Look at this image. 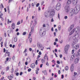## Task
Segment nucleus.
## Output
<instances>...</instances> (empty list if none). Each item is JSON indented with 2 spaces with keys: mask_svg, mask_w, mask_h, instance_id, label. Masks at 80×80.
Listing matches in <instances>:
<instances>
[{
  "mask_svg": "<svg viewBox=\"0 0 80 80\" xmlns=\"http://www.w3.org/2000/svg\"><path fill=\"white\" fill-rule=\"evenodd\" d=\"M77 42L78 41L77 40H73L72 41V42L71 45L72 46V48H74V49H76V50H77L78 48H79V45L78 44H77L75 46L74 45L77 43Z\"/></svg>",
  "mask_w": 80,
  "mask_h": 80,
  "instance_id": "nucleus-1",
  "label": "nucleus"
},
{
  "mask_svg": "<svg viewBox=\"0 0 80 80\" xmlns=\"http://www.w3.org/2000/svg\"><path fill=\"white\" fill-rule=\"evenodd\" d=\"M79 10L77 9H75V8L74 9L72 8L71 9L70 12V13L69 14L70 17H72L73 15V14H77L79 12Z\"/></svg>",
  "mask_w": 80,
  "mask_h": 80,
  "instance_id": "nucleus-2",
  "label": "nucleus"
},
{
  "mask_svg": "<svg viewBox=\"0 0 80 80\" xmlns=\"http://www.w3.org/2000/svg\"><path fill=\"white\" fill-rule=\"evenodd\" d=\"M67 5L65 7V11L66 13H68L69 12L70 6L68 5H70L71 3V0H68L67 2Z\"/></svg>",
  "mask_w": 80,
  "mask_h": 80,
  "instance_id": "nucleus-3",
  "label": "nucleus"
},
{
  "mask_svg": "<svg viewBox=\"0 0 80 80\" xmlns=\"http://www.w3.org/2000/svg\"><path fill=\"white\" fill-rule=\"evenodd\" d=\"M45 31H43V30L42 29H40L39 30V35H40L41 37H43L44 35H45Z\"/></svg>",
  "mask_w": 80,
  "mask_h": 80,
  "instance_id": "nucleus-4",
  "label": "nucleus"
},
{
  "mask_svg": "<svg viewBox=\"0 0 80 80\" xmlns=\"http://www.w3.org/2000/svg\"><path fill=\"white\" fill-rule=\"evenodd\" d=\"M55 10L53 9H52L51 11L50 15L49 16L50 18H52V17H53L55 15Z\"/></svg>",
  "mask_w": 80,
  "mask_h": 80,
  "instance_id": "nucleus-5",
  "label": "nucleus"
},
{
  "mask_svg": "<svg viewBox=\"0 0 80 80\" xmlns=\"http://www.w3.org/2000/svg\"><path fill=\"white\" fill-rule=\"evenodd\" d=\"M70 48V45L68 44L64 48L65 53L66 54L68 53V50Z\"/></svg>",
  "mask_w": 80,
  "mask_h": 80,
  "instance_id": "nucleus-6",
  "label": "nucleus"
},
{
  "mask_svg": "<svg viewBox=\"0 0 80 80\" xmlns=\"http://www.w3.org/2000/svg\"><path fill=\"white\" fill-rule=\"evenodd\" d=\"M61 6V4L60 3H58L57 4L56 6V9L57 10H59L60 9V7Z\"/></svg>",
  "mask_w": 80,
  "mask_h": 80,
  "instance_id": "nucleus-7",
  "label": "nucleus"
},
{
  "mask_svg": "<svg viewBox=\"0 0 80 80\" xmlns=\"http://www.w3.org/2000/svg\"><path fill=\"white\" fill-rule=\"evenodd\" d=\"M37 46L38 48H44V47H43V46H42V44L40 43V42L38 43L37 44Z\"/></svg>",
  "mask_w": 80,
  "mask_h": 80,
  "instance_id": "nucleus-8",
  "label": "nucleus"
},
{
  "mask_svg": "<svg viewBox=\"0 0 80 80\" xmlns=\"http://www.w3.org/2000/svg\"><path fill=\"white\" fill-rule=\"evenodd\" d=\"M74 27V24H72L71 25V27L68 29V32H71V31L73 28Z\"/></svg>",
  "mask_w": 80,
  "mask_h": 80,
  "instance_id": "nucleus-9",
  "label": "nucleus"
},
{
  "mask_svg": "<svg viewBox=\"0 0 80 80\" xmlns=\"http://www.w3.org/2000/svg\"><path fill=\"white\" fill-rule=\"evenodd\" d=\"M75 8L76 10L77 9L80 11V5L78 4L76 6V8Z\"/></svg>",
  "mask_w": 80,
  "mask_h": 80,
  "instance_id": "nucleus-10",
  "label": "nucleus"
},
{
  "mask_svg": "<svg viewBox=\"0 0 80 80\" xmlns=\"http://www.w3.org/2000/svg\"><path fill=\"white\" fill-rule=\"evenodd\" d=\"M72 4L74 5H77V4L78 1L77 0H72Z\"/></svg>",
  "mask_w": 80,
  "mask_h": 80,
  "instance_id": "nucleus-11",
  "label": "nucleus"
},
{
  "mask_svg": "<svg viewBox=\"0 0 80 80\" xmlns=\"http://www.w3.org/2000/svg\"><path fill=\"white\" fill-rule=\"evenodd\" d=\"M79 58H77L74 60V63L76 64L78 63V61H79Z\"/></svg>",
  "mask_w": 80,
  "mask_h": 80,
  "instance_id": "nucleus-12",
  "label": "nucleus"
},
{
  "mask_svg": "<svg viewBox=\"0 0 80 80\" xmlns=\"http://www.w3.org/2000/svg\"><path fill=\"white\" fill-rule=\"evenodd\" d=\"M74 64H72L71 66L70 69L71 72H73L74 70V66H73Z\"/></svg>",
  "mask_w": 80,
  "mask_h": 80,
  "instance_id": "nucleus-13",
  "label": "nucleus"
},
{
  "mask_svg": "<svg viewBox=\"0 0 80 80\" xmlns=\"http://www.w3.org/2000/svg\"><path fill=\"white\" fill-rule=\"evenodd\" d=\"M49 14L48 13V12H45L44 13V16L46 18H48L49 17Z\"/></svg>",
  "mask_w": 80,
  "mask_h": 80,
  "instance_id": "nucleus-14",
  "label": "nucleus"
},
{
  "mask_svg": "<svg viewBox=\"0 0 80 80\" xmlns=\"http://www.w3.org/2000/svg\"><path fill=\"white\" fill-rule=\"evenodd\" d=\"M80 30V28L78 27H77L75 29V32H76L77 33V32H79V31Z\"/></svg>",
  "mask_w": 80,
  "mask_h": 80,
  "instance_id": "nucleus-15",
  "label": "nucleus"
},
{
  "mask_svg": "<svg viewBox=\"0 0 80 80\" xmlns=\"http://www.w3.org/2000/svg\"><path fill=\"white\" fill-rule=\"evenodd\" d=\"M78 56H80V49L78 51L77 53V57H78Z\"/></svg>",
  "mask_w": 80,
  "mask_h": 80,
  "instance_id": "nucleus-16",
  "label": "nucleus"
},
{
  "mask_svg": "<svg viewBox=\"0 0 80 80\" xmlns=\"http://www.w3.org/2000/svg\"><path fill=\"white\" fill-rule=\"evenodd\" d=\"M31 67L32 68H34L35 67V63H32L31 64Z\"/></svg>",
  "mask_w": 80,
  "mask_h": 80,
  "instance_id": "nucleus-17",
  "label": "nucleus"
},
{
  "mask_svg": "<svg viewBox=\"0 0 80 80\" xmlns=\"http://www.w3.org/2000/svg\"><path fill=\"white\" fill-rule=\"evenodd\" d=\"M12 29H14L15 28V25L14 23H12Z\"/></svg>",
  "mask_w": 80,
  "mask_h": 80,
  "instance_id": "nucleus-18",
  "label": "nucleus"
},
{
  "mask_svg": "<svg viewBox=\"0 0 80 80\" xmlns=\"http://www.w3.org/2000/svg\"><path fill=\"white\" fill-rule=\"evenodd\" d=\"M75 56H73L72 55L71 57V60L73 61V60H74L75 58Z\"/></svg>",
  "mask_w": 80,
  "mask_h": 80,
  "instance_id": "nucleus-19",
  "label": "nucleus"
},
{
  "mask_svg": "<svg viewBox=\"0 0 80 80\" xmlns=\"http://www.w3.org/2000/svg\"><path fill=\"white\" fill-rule=\"evenodd\" d=\"M74 31H75V28L73 29V30L71 32H70L69 33V35H72V34L73 33V32H74Z\"/></svg>",
  "mask_w": 80,
  "mask_h": 80,
  "instance_id": "nucleus-20",
  "label": "nucleus"
},
{
  "mask_svg": "<svg viewBox=\"0 0 80 80\" xmlns=\"http://www.w3.org/2000/svg\"><path fill=\"white\" fill-rule=\"evenodd\" d=\"M34 32V28L33 27H32L31 28V32L32 33H33V32Z\"/></svg>",
  "mask_w": 80,
  "mask_h": 80,
  "instance_id": "nucleus-21",
  "label": "nucleus"
},
{
  "mask_svg": "<svg viewBox=\"0 0 80 80\" xmlns=\"http://www.w3.org/2000/svg\"><path fill=\"white\" fill-rule=\"evenodd\" d=\"M79 36V35L78 34L75 35V39H77V38H78Z\"/></svg>",
  "mask_w": 80,
  "mask_h": 80,
  "instance_id": "nucleus-22",
  "label": "nucleus"
},
{
  "mask_svg": "<svg viewBox=\"0 0 80 80\" xmlns=\"http://www.w3.org/2000/svg\"><path fill=\"white\" fill-rule=\"evenodd\" d=\"M41 62H42V63H45V61L43 59H41Z\"/></svg>",
  "mask_w": 80,
  "mask_h": 80,
  "instance_id": "nucleus-23",
  "label": "nucleus"
},
{
  "mask_svg": "<svg viewBox=\"0 0 80 80\" xmlns=\"http://www.w3.org/2000/svg\"><path fill=\"white\" fill-rule=\"evenodd\" d=\"M27 34V32H24L23 33H22V35H25Z\"/></svg>",
  "mask_w": 80,
  "mask_h": 80,
  "instance_id": "nucleus-24",
  "label": "nucleus"
},
{
  "mask_svg": "<svg viewBox=\"0 0 80 80\" xmlns=\"http://www.w3.org/2000/svg\"><path fill=\"white\" fill-rule=\"evenodd\" d=\"M44 74L45 75H47V71H44Z\"/></svg>",
  "mask_w": 80,
  "mask_h": 80,
  "instance_id": "nucleus-25",
  "label": "nucleus"
},
{
  "mask_svg": "<svg viewBox=\"0 0 80 80\" xmlns=\"http://www.w3.org/2000/svg\"><path fill=\"white\" fill-rule=\"evenodd\" d=\"M65 69L66 70H68V66H66L65 68Z\"/></svg>",
  "mask_w": 80,
  "mask_h": 80,
  "instance_id": "nucleus-26",
  "label": "nucleus"
},
{
  "mask_svg": "<svg viewBox=\"0 0 80 80\" xmlns=\"http://www.w3.org/2000/svg\"><path fill=\"white\" fill-rule=\"evenodd\" d=\"M58 29L59 30H60L61 29V26L60 25H59L58 27Z\"/></svg>",
  "mask_w": 80,
  "mask_h": 80,
  "instance_id": "nucleus-27",
  "label": "nucleus"
},
{
  "mask_svg": "<svg viewBox=\"0 0 80 80\" xmlns=\"http://www.w3.org/2000/svg\"><path fill=\"white\" fill-rule=\"evenodd\" d=\"M7 9H8V13L10 12V9H9V7H8V6L7 7Z\"/></svg>",
  "mask_w": 80,
  "mask_h": 80,
  "instance_id": "nucleus-28",
  "label": "nucleus"
},
{
  "mask_svg": "<svg viewBox=\"0 0 80 80\" xmlns=\"http://www.w3.org/2000/svg\"><path fill=\"white\" fill-rule=\"evenodd\" d=\"M4 45L5 47H7V41H5L4 43Z\"/></svg>",
  "mask_w": 80,
  "mask_h": 80,
  "instance_id": "nucleus-29",
  "label": "nucleus"
},
{
  "mask_svg": "<svg viewBox=\"0 0 80 80\" xmlns=\"http://www.w3.org/2000/svg\"><path fill=\"white\" fill-rule=\"evenodd\" d=\"M36 24H37V23H36L33 24L32 25L33 27H33L34 28V27H35V25H36Z\"/></svg>",
  "mask_w": 80,
  "mask_h": 80,
  "instance_id": "nucleus-30",
  "label": "nucleus"
},
{
  "mask_svg": "<svg viewBox=\"0 0 80 80\" xmlns=\"http://www.w3.org/2000/svg\"><path fill=\"white\" fill-rule=\"evenodd\" d=\"M9 68H10V67H8V66L6 68V71H8V70H9Z\"/></svg>",
  "mask_w": 80,
  "mask_h": 80,
  "instance_id": "nucleus-31",
  "label": "nucleus"
},
{
  "mask_svg": "<svg viewBox=\"0 0 80 80\" xmlns=\"http://www.w3.org/2000/svg\"><path fill=\"white\" fill-rule=\"evenodd\" d=\"M59 42L60 43H62L63 42V40H59Z\"/></svg>",
  "mask_w": 80,
  "mask_h": 80,
  "instance_id": "nucleus-32",
  "label": "nucleus"
},
{
  "mask_svg": "<svg viewBox=\"0 0 80 80\" xmlns=\"http://www.w3.org/2000/svg\"><path fill=\"white\" fill-rule=\"evenodd\" d=\"M35 64L36 65H38V61L37 60L36 61Z\"/></svg>",
  "mask_w": 80,
  "mask_h": 80,
  "instance_id": "nucleus-33",
  "label": "nucleus"
},
{
  "mask_svg": "<svg viewBox=\"0 0 80 80\" xmlns=\"http://www.w3.org/2000/svg\"><path fill=\"white\" fill-rule=\"evenodd\" d=\"M39 5H40V4L39 3H38L36 5L37 7H38Z\"/></svg>",
  "mask_w": 80,
  "mask_h": 80,
  "instance_id": "nucleus-34",
  "label": "nucleus"
},
{
  "mask_svg": "<svg viewBox=\"0 0 80 80\" xmlns=\"http://www.w3.org/2000/svg\"><path fill=\"white\" fill-rule=\"evenodd\" d=\"M75 51V50H74V49H73L72 50V54H73V53H74V52Z\"/></svg>",
  "mask_w": 80,
  "mask_h": 80,
  "instance_id": "nucleus-35",
  "label": "nucleus"
},
{
  "mask_svg": "<svg viewBox=\"0 0 80 80\" xmlns=\"http://www.w3.org/2000/svg\"><path fill=\"white\" fill-rule=\"evenodd\" d=\"M58 17L59 19H60V13H58Z\"/></svg>",
  "mask_w": 80,
  "mask_h": 80,
  "instance_id": "nucleus-36",
  "label": "nucleus"
},
{
  "mask_svg": "<svg viewBox=\"0 0 80 80\" xmlns=\"http://www.w3.org/2000/svg\"><path fill=\"white\" fill-rule=\"evenodd\" d=\"M23 74V72H20L19 75H20L22 76V74Z\"/></svg>",
  "mask_w": 80,
  "mask_h": 80,
  "instance_id": "nucleus-37",
  "label": "nucleus"
},
{
  "mask_svg": "<svg viewBox=\"0 0 80 80\" xmlns=\"http://www.w3.org/2000/svg\"><path fill=\"white\" fill-rule=\"evenodd\" d=\"M21 45H22V43H20L18 44V47H20V46H21Z\"/></svg>",
  "mask_w": 80,
  "mask_h": 80,
  "instance_id": "nucleus-38",
  "label": "nucleus"
},
{
  "mask_svg": "<svg viewBox=\"0 0 80 80\" xmlns=\"http://www.w3.org/2000/svg\"><path fill=\"white\" fill-rule=\"evenodd\" d=\"M42 27H46V26H45V24H43V25H42Z\"/></svg>",
  "mask_w": 80,
  "mask_h": 80,
  "instance_id": "nucleus-39",
  "label": "nucleus"
},
{
  "mask_svg": "<svg viewBox=\"0 0 80 80\" xmlns=\"http://www.w3.org/2000/svg\"><path fill=\"white\" fill-rule=\"evenodd\" d=\"M12 0H9L8 1V3H10L11 2H12Z\"/></svg>",
  "mask_w": 80,
  "mask_h": 80,
  "instance_id": "nucleus-40",
  "label": "nucleus"
},
{
  "mask_svg": "<svg viewBox=\"0 0 80 80\" xmlns=\"http://www.w3.org/2000/svg\"><path fill=\"white\" fill-rule=\"evenodd\" d=\"M16 76H18V75H19V73L18 72H17L16 73Z\"/></svg>",
  "mask_w": 80,
  "mask_h": 80,
  "instance_id": "nucleus-41",
  "label": "nucleus"
},
{
  "mask_svg": "<svg viewBox=\"0 0 80 80\" xmlns=\"http://www.w3.org/2000/svg\"><path fill=\"white\" fill-rule=\"evenodd\" d=\"M7 53H8V57H9V56H10V52H8Z\"/></svg>",
  "mask_w": 80,
  "mask_h": 80,
  "instance_id": "nucleus-42",
  "label": "nucleus"
},
{
  "mask_svg": "<svg viewBox=\"0 0 80 80\" xmlns=\"http://www.w3.org/2000/svg\"><path fill=\"white\" fill-rule=\"evenodd\" d=\"M31 69L30 68H29L28 69V72H30V71H31Z\"/></svg>",
  "mask_w": 80,
  "mask_h": 80,
  "instance_id": "nucleus-43",
  "label": "nucleus"
},
{
  "mask_svg": "<svg viewBox=\"0 0 80 80\" xmlns=\"http://www.w3.org/2000/svg\"><path fill=\"white\" fill-rule=\"evenodd\" d=\"M46 65L47 66H48L49 65V64H48V62H47L46 63Z\"/></svg>",
  "mask_w": 80,
  "mask_h": 80,
  "instance_id": "nucleus-44",
  "label": "nucleus"
},
{
  "mask_svg": "<svg viewBox=\"0 0 80 80\" xmlns=\"http://www.w3.org/2000/svg\"><path fill=\"white\" fill-rule=\"evenodd\" d=\"M14 40H17V38L16 37L14 38Z\"/></svg>",
  "mask_w": 80,
  "mask_h": 80,
  "instance_id": "nucleus-45",
  "label": "nucleus"
},
{
  "mask_svg": "<svg viewBox=\"0 0 80 80\" xmlns=\"http://www.w3.org/2000/svg\"><path fill=\"white\" fill-rule=\"evenodd\" d=\"M68 18V17H67V16H65L64 17V18L65 19H67V18Z\"/></svg>",
  "mask_w": 80,
  "mask_h": 80,
  "instance_id": "nucleus-46",
  "label": "nucleus"
},
{
  "mask_svg": "<svg viewBox=\"0 0 80 80\" xmlns=\"http://www.w3.org/2000/svg\"><path fill=\"white\" fill-rule=\"evenodd\" d=\"M64 75H62V77H61V78L62 79H63V78H64Z\"/></svg>",
  "mask_w": 80,
  "mask_h": 80,
  "instance_id": "nucleus-47",
  "label": "nucleus"
},
{
  "mask_svg": "<svg viewBox=\"0 0 80 80\" xmlns=\"http://www.w3.org/2000/svg\"><path fill=\"white\" fill-rule=\"evenodd\" d=\"M51 21L52 22H54V20H53V18H52Z\"/></svg>",
  "mask_w": 80,
  "mask_h": 80,
  "instance_id": "nucleus-48",
  "label": "nucleus"
},
{
  "mask_svg": "<svg viewBox=\"0 0 80 80\" xmlns=\"http://www.w3.org/2000/svg\"><path fill=\"white\" fill-rule=\"evenodd\" d=\"M56 67H57V68H59V65H58V64H57Z\"/></svg>",
  "mask_w": 80,
  "mask_h": 80,
  "instance_id": "nucleus-49",
  "label": "nucleus"
},
{
  "mask_svg": "<svg viewBox=\"0 0 80 80\" xmlns=\"http://www.w3.org/2000/svg\"><path fill=\"white\" fill-rule=\"evenodd\" d=\"M57 63H58V64H60V61H57Z\"/></svg>",
  "mask_w": 80,
  "mask_h": 80,
  "instance_id": "nucleus-50",
  "label": "nucleus"
},
{
  "mask_svg": "<svg viewBox=\"0 0 80 80\" xmlns=\"http://www.w3.org/2000/svg\"><path fill=\"white\" fill-rule=\"evenodd\" d=\"M12 58V60H15V56H13Z\"/></svg>",
  "mask_w": 80,
  "mask_h": 80,
  "instance_id": "nucleus-51",
  "label": "nucleus"
},
{
  "mask_svg": "<svg viewBox=\"0 0 80 80\" xmlns=\"http://www.w3.org/2000/svg\"><path fill=\"white\" fill-rule=\"evenodd\" d=\"M51 31L52 32H53V27H52L51 28Z\"/></svg>",
  "mask_w": 80,
  "mask_h": 80,
  "instance_id": "nucleus-52",
  "label": "nucleus"
},
{
  "mask_svg": "<svg viewBox=\"0 0 80 80\" xmlns=\"http://www.w3.org/2000/svg\"><path fill=\"white\" fill-rule=\"evenodd\" d=\"M46 57L47 58V57H48V56H45L44 57V59H45V58H46Z\"/></svg>",
  "mask_w": 80,
  "mask_h": 80,
  "instance_id": "nucleus-53",
  "label": "nucleus"
},
{
  "mask_svg": "<svg viewBox=\"0 0 80 80\" xmlns=\"http://www.w3.org/2000/svg\"><path fill=\"white\" fill-rule=\"evenodd\" d=\"M38 54H39V55H42V52H41L40 51L39 52Z\"/></svg>",
  "mask_w": 80,
  "mask_h": 80,
  "instance_id": "nucleus-54",
  "label": "nucleus"
},
{
  "mask_svg": "<svg viewBox=\"0 0 80 80\" xmlns=\"http://www.w3.org/2000/svg\"><path fill=\"white\" fill-rule=\"evenodd\" d=\"M43 64H42L40 65V68H42V66H43Z\"/></svg>",
  "mask_w": 80,
  "mask_h": 80,
  "instance_id": "nucleus-55",
  "label": "nucleus"
},
{
  "mask_svg": "<svg viewBox=\"0 0 80 80\" xmlns=\"http://www.w3.org/2000/svg\"><path fill=\"white\" fill-rule=\"evenodd\" d=\"M19 24H20V22H17V25H19Z\"/></svg>",
  "mask_w": 80,
  "mask_h": 80,
  "instance_id": "nucleus-56",
  "label": "nucleus"
},
{
  "mask_svg": "<svg viewBox=\"0 0 80 80\" xmlns=\"http://www.w3.org/2000/svg\"><path fill=\"white\" fill-rule=\"evenodd\" d=\"M74 75H77V73L75 72L74 73Z\"/></svg>",
  "mask_w": 80,
  "mask_h": 80,
  "instance_id": "nucleus-57",
  "label": "nucleus"
},
{
  "mask_svg": "<svg viewBox=\"0 0 80 80\" xmlns=\"http://www.w3.org/2000/svg\"><path fill=\"white\" fill-rule=\"evenodd\" d=\"M73 56H74L75 57V56H77V54H76V53H75L73 55Z\"/></svg>",
  "mask_w": 80,
  "mask_h": 80,
  "instance_id": "nucleus-58",
  "label": "nucleus"
},
{
  "mask_svg": "<svg viewBox=\"0 0 80 80\" xmlns=\"http://www.w3.org/2000/svg\"><path fill=\"white\" fill-rule=\"evenodd\" d=\"M36 74H38V70H36Z\"/></svg>",
  "mask_w": 80,
  "mask_h": 80,
  "instance_id": "nucleus-59",
  "label": "nucleus"
},
{
  "mask_svg": "<svg viewBox=\"0 0 80 80\" xmlns=\"http://www.w3.org/2000/svg\"><path fill=\"white\" fill-rule=\"evenodd\" d=\"M60 58H62V54L60 55Z\"/></svg>",
  "mask_w": 80,
  "mask_h": 80,
  "instance_id": "nucleus-60",
  "label": "nucleus"
},
{
  "mask_svg": "<svg viewBox=\"0 0 80 80\" xmlns=\"http://www.w3.org/2000/svg\"><path fill=\"white\" fill-rule=\"evenodd\" d=\"M25 52H27V49H26L25 50H24L23 53H25Z\"/></svg>",
  "mask_w": 80,
  "mask_h": 80,
  "instance_id": "nucleus-61",
  "label": "nucleus"
},
{
  "mask_svg": "<svg viewBox=\"0 0 80 80\" xmlns=\"http://www.w3.org/2000/svg\"><path fill=\"white\" fill-rule=\"evenodd\" d=\"M4 79V77H3V78H1L0 80H3Z\"/></svg>",
  "mask_w": 80,
  "mask_h": 80,
  "instance_id": "nucleus-62",
  "label": "nucleus"
},
{
  "mask_svg": "<svg viewBox=\"0 0 80 80\" xmlns=\"http://www.w3.org/2000/svg\"><path fill=\"white\" fill-rule=\"evenodd\" d=\"M18 28H17L16 30V32H18Z\"/></svg>",
  "mask_w": 80,
  "mask_h": 80,
  "instance_id": "nucleus-63",
  "label": "nucleus"
},
{
  "mask_svg": "<svg viewBox=\"0 0 80 80\" xmlns=\"http://www.w3.org/2000/svg\"><path fill=\"white\" fill-rule=\"evenodd\" d=\"M8 52H8V50H6V53H7Z\"/></svg>",
  "mask_w": 80,
  "mask_h": 80,
  "instance_id": "nucleus-64",
  "label": "nucleus"
}]
</instances>
